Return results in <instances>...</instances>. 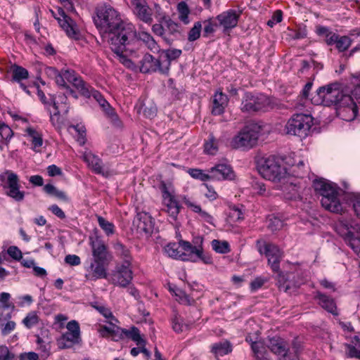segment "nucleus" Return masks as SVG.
<instances>
[{
  "instance_id": "bf43d9fd",
  "label": "nucleus",
  "mask_w": 360,
  "mask_h": 360,
  "mask_svg": "<svg viewBox=\"0 0 360 360\" xmlns=\"http://www.w3.org/2000/svg\"><path fill=\"white\" fill-rule=\"evenodd\" d=\"M205 188L203 193L204 195L210 201L214 200L218 198V194L215 191L213 187L207 184H205Z\"/></svg>"
},
{
  "instance_id": "7ed1b4c3",
  "label": "nucleus",
  "mask_w": 360,
  "mask_h": 360,
  "mask_svg": "<svg viewBox=\"0 0 360 360\" xmlns=\"http://www.w3.org/2000/svg\"><path fill=\"white\" fill-rule=\"evenodd\" d=\"M89 245L92 252V260L86 267V278L89 280L105 278L112 255L108 251L105 243L99 237L91 236Z\"/></svg>"
},
{
  "instance_id": "f3484780",
  "label": "nucleus",
  "mask_w": 360,
  "mask_h": 360,
  "mask_svg": "<svg viewBox=\"0 0 360 360\" xmlns=\"http://www.w3.org/2000/svg\"><path fill=\"white\" fill-rule=\"evenodd\" d=\"M270 107L269 98L263 94H246L241 104V110L248 112L266 110Z\"/></svg>"
},
{
  "instance_id": "c85d7f7f",
  "label": "nucleus",
  "mask_w": 360,
  "mask_h": 360,
  "mask_svg": "<svg viewBox=\"0 0 360 360\" xmlns=\"http://www.w3.org/2000/svg\"><path fill=\"white\" fill-rule=\"evenodd\" d=\"M335 44L336 48L339 51H345L348 49V48L352 44V39L347 36L340 37L336 34H332L328 39V44Z\"/></svg>"
},
{
  "instance_id": "412c9836",
  "label": "nucleus",
  "mask_w": 360,
  "mask_h": 360,
  "mask_svg": "<svg viewBox=\"0 0 360 360\" xmlns=\"http://www.w3.org/2000/svg\"><path fill=\"white\" fill-rule=\"evenodd\" d=\"M66 100V96L58 95L54 98L53 104L48 106L51 115V121L57 127H60L62 124V119L59 115L60 111H64L65 112L68 111L67 108L63 106L65 104Z\"/></svg>"
},
{
  "instance_id": "5fc2aeb1",
  "label": "nucleus",
  "mask_w": 360,
  "mask_h": 360,
  "mask_svg": "<svg viewBox=\"0 0 360 360\" xmlns=\"http://www.w3.org/2000/svg\"><path fill=\"white\" fill-rule=\"evenodd\" d=\"M291 276V274H288V278L285 279L284 275H278V281L279 283V288L285 292H287L291 288V281H288Z\"/></svg>"
},
{
  "instance_id": "2f4dec72",
  "label": "nucleus",
  "mask_w": 360,
  "mask_h": 360,
  "mask_svg": "<svg viewBox=\"0 0 360 360\" xmlns=\"http://www.w3.org/2000/svg\"><path fill=\"white\" fill-rule=\"evenodd\" d=\"M289 177L285 181L280 182L283 184L282 190L284 197L288 200L296 199L299 196L298 188L291 182H288Z\"/></svg>"
},
{
  "instance_id": "b1692460",
  "label": "nucleus",
  "mask_w": 360,
  "mask_h": 360,
  "mask_svg": "<svg viewBox=\"0 0 360 360\" xmlns=\"http://www.w3.org/2000/svg\"><path fill=\"white\" fill-rule=\"evenodd\" d=\"M131 6L134 14L145 22L152 21V13L146 0H131Z\"/></svg>"
},
{
  "instance_id": "9d476101",
  "label": "nucleus",
  "mask_w": 360,
  "mask_h": 360,
  "mask_svg": "<svg viewBox=\"0 0 360 360\" xmlns=\"http://www.w3.org/2000/svg\"><path fill=\"white\" fill-rule=\"evenodd\" d=\"M345 92L338 84H331L320 87L312 97L311 101L316 105H330L339 103Z\"/></svg>"
},
{
  "instance_id": "4c0bfd02",
  "label": "nucleus",
  "mask_w": 360,
  "mask_h": 360,
  "mask_svg": "<svg viewBox=\"0 0 360 360\" xmlns=\"http://www.w3.org/2000/svg\"><path fill=\"white\" fill-rule=\"evenodd\" d=\"M125 334L127 337L130 338L132 340L136 342L139 347L145 346V341L141 338L139 330L136 328H132L130 330L121 329L120 333Z\"/></svg>"
},
{
  "instance_id": "aec40b11",
  "label": "nucleus",
  "mask_w": 360,
  "mask_h": 360,
  "mask_svg": "<svg viewBox=\"0 0 360 360\" xmlns=\"http://www.w3.org/2000/svg\"><path fill=\"white\" fill-rule=\"evenodd\" d=\"M240 14V11L229 9L219 14L216 20L224 31L229 30L237 26Z\"/></svg>"
},
{
  "instance_id": "09e8293b",
  "label": "nucleus",
  "mask_w": 360,
  "mask_h": 360,
  "mask_svg": "<svg viewBox=\"0 0 360 360\" xmlns=\"http://www.w3.org/2000/svg\"><path fill=\"white\" fill-rule=\"evenodd\" d=\"M174 295L176 296V300L183 304L190 305L194 302L193 299L191 298L187 294L181 290L177 289L174 291Z\"/></svg>"
},
{
  "instance_id": "4be33fe9",
  "label": "nucleus",
  "mask_w": 360,
  "mask_h": 360,
  "mask_svg": "<svg viewBox=\"0 0 360 360\" xmlns=\"http://www.w3.org/2000/svg\"><path fill=\"white\" fill-rule=\"evenodd\" d=\"M208 172L211 174L212 180H233L236 177L232 167L226 163L217 164L211 167Z\"/></svg>"
},
{
  "instance_id": "680f3d73",
  "label": "nucleus",
  "mask_w": 360,
  "mask_h": 360,
  "mask_svg": "<svg viewBox=\"0 0 360 360\" xmlns=\"http://www.w3.org/2000/svg\"><path fill=\"white\" fill-rule=\"evenodd\" d=\"M96 309L103 315L107 319H110V321H114L115 323H118L117 319H115L112 315L110 309L105 307L104 306H99L96 307Z\"/></svg>"
},
{
  "instance_id": "f704fd0d",
  "label": "nucleus",
  "mask_w": 360,
  "mask_h": 360,
  "mask_svg": "<svg viewBox=\"0 0 360 360\" xmlns=\"http://www.w3.org/2000/svg\"><path fill=\"white\" fill-rule=\"evenodd\" d=\"M176 10L179 20L184 25L190 23L191 11L187 4L184 1L179 2L177 4Z\"/></svg>"
},
{
  "instance_id": "20e7f679",
  "label": "nucleus",
  "mask_w": 360,
  "mask_h": 360,
  "mask_svg": "<svg viewBox=\"0 0 360 360\" xmlns=\"http://www.w3.org/2000/svg\"><path fill=\"white\" fill-rule=\"evenodd\" d=\"M315 191L321 195V202L327 210L342 214L346 210L345 205L340 200V189L334 183L319 179L313 181Z\"/></svg>"
},
{
  "instance_id": "13d9d810",
  "label": "nucleus",
  "mask_w": 360,
  "mask_h": 360,
  "mask_svg": "<svg viewBox=\"0 0 360 360\" xmlns=\"http://www.w3.org/2000/svg\"><path fill=\"white\" fill-rule=\"evenodd\" d=\"M8 255L15 260H20L22 258L21 250L17 246H10L7 250Z\"/></svg>"
},
{
  "instance_id": "a19ab883",
  "label": "nucleus",
  "mask_w": 360,
  "mask_h": 360,
  "mask_svg": "<svg viewBox=\"0 0 360 360\" xmlns=\"http://www.w3.org/2000/svg\"><path fill=\"white\" fill-rule=\"evenodd\" d=\"M211 245L212 249L217 253L225 254L230 252L229 244L226 240H213Z\"/></svg>"
},
{
  "instance_id": "473e14b6",
  "label": "nucleus",
  "mask_w": 360,
  "mask_h": 360,
  "mask_svg": "<svg viewBox=\"0 0 360 360\" xmlns=\"http://www.w3.org/2000/svg\"><path fill=\"white\" fill-rule=\"evenodd\" d=\"M182 240L178 243H169L164 248V251L169 257L179 259L182 252Z\"/></svg>"
},
{
  "instance_id": "bb28decb",
  "label": "nucleus",
  "mask_w": 360,
  "mask_h": 360,
  "mask_svg": "<svg viewBox=\"0 0 360 360\" xmlns=\"http://www.w3.org/2000/svg\"><path fill=\"white\" fill-rule=\"evenodd\" d=\"M110 326H100L98 332L103 338H111L117 340V337L120 335L121 328L117 326V323L114 321H109Z\"/></svg>"
},
{
  "instance_id": "338daca9",
  "label": "nucleus",
  "mask_w": 360,
  "mask_h": 360,
  "mask_svg": "<svg viewBox=\"0 0 360 360\" xmlns=\"http://www.w3.org/2000/svg\"><path fill=\"white\" fill-rule=\"evenodd\" d=\"M68 319V318L67 316L62 314H59L55 316L54 323L58 326L59 329H62L64 328L65 323Z\"/></svg>"
},
{
  "instance_id": "6e6552de",
  "label": "nucleus",
  "mask_w": 360,
  "mask_h": 360,
  "mask_svg": "<svg viewBox=\"0 0 360 360\" xmlns=\"http://www.w3.org/2000/svg\"><path fill=\"white\" fill-rule=\"evenodd\" d=\"M261 132L259 125L252 123L246 125L231 141L233 148H250L255 146Z\"/></svg>"
},
{
  "instance_id": "c9c22d12",
  "label": "nucleus",
  "mask_w": 360,
  "mask_h": 360,
  "mask_svg": "<svg viewBox=\"0 0 360 360\" xmlns=\"http://www.w3.org/2000/svg\"><path fill=\"white\" fill-rule=\"evenodd\" d=\"M44 191L49 195L54 196L61 200L68 201L69 198L66 193L62 191L58 190L52 184H46L44 186Z\"/></svg>"
},
{
  "instance_id": "69168bd1",
  "label": "nucleus",
  "mask_w": 360,
  "mask_h": 360,
  "mask_svg": "<svg viewBox=\"0 0 360 360\" xmlns=\"http://www.w3.org/2000/svg\"><path fill=\"white\" fill-rule=\"evenodd\" d=\"M13 356L6 346H0V360H12Z\"/></svg>"
},
{
  "instance_id": "f8f14e48",
  "label": "nucleus",
  "mask_w": 360,
  "mask_h": 360,
  "mask_svg": "<svg viewBox=\"0 0 360 360\" xmlns=\"http://www.w3.org/2000/svg\"><path fill=\"white\" fill-rule=\"evenodd\" d=\"M359 104L360 101L353 96V90L349 94L345 93L338 103V115L343 120L352 121L358 115Z\"/></svg>"
},
{
  "instance_id": "79ce46f5",
  "label": "nucleus",
  "mask_w": 360,
  "mask_h": 360,
  "mask_svg": "<svg viewBox=\"0 0 360 360\" xmlns=\"http://www.w3.org/2000/svg\"><path fill=\"white\" fill-rule=\"evenodd\" d=\"M188 173L193 178L202 181H206L212 179L210 173H206L205 171L199 169H190Z\"/></svg>"
},
{
  "instance_id": "c756f323",
  "label": "nucleus",
  "mask_w": 360,
  "mask_h": 360,
  "mask_svg": "<svg viewBox=\"0 0 360 360\" xmlns=\"http://www.w3.org/2000/svg\"><path fill=\"white\" fill-rule=\"evenodd\" d=\"M83 160L88 166L96 173L103 174V168L101 160L90 151H85L83 155Z\"/></svg>"
},
{
  "instance_id": "ea45409f",
  "label": "nucleus",
  "mask_w": 360,
  "mask_h": 360,
  "mask_svg": "<svg viewBox=\"0 0 360 360\" xmlns=\"http://www.w3.org/2000/svg\"><path fill=\"white\" fill-rule=\"evenodd\" d=\"M219 150V145L217 140L213 136H210L208 139L204 144V150L207 154L216 155Z\"/></svg>"
},
{
  "instance_id": "3c124183",
  "label": "nucleus",
  "mask_w": 360,
  "mask_h": 360,
  "mask_svg": "<svg viewBox=\"0 0 360 360\" xmlns=\"http://www.w3.org/2000/svg\"><path fill=\"white\" fill-rule=\"evenodd\" d=\"M202 25L200 22H195L193 27L188 32V39L190 41L198 39L200 36Z\"/></svg>"
},
{
  "instance_id": "4d7b16f0",
  "label": "nucleus",
  "mask_w": 360,
  "mask_h": 360,
  "mask_svg": "<svg viewBox=\"0 0 360 360\" xmlns=\"http://www.w3.org/2000/svg\"><path fill=\"white\" fill-rule=\"evenodd\" d=\"M182 200L184 205L193 212L198 214L201 211L202 208L200 205L196 203L195 202L193 201L190 198L187 197H184Z\"/></svg>"
},
{
  "instance_id": "a18cd8bd",
  "label": "nucleus",
  "mask_w": 360,
  "mask_h": 360,
  "mask_svg": "<svg viewBox=\"0 0 360 360\" xmlns=\"http://www.w3.org/2000/svg\"><path fill=\"white\" fill-rule=\"evenodd\" d=\"M93 96L94 97V98L98 101V103H99V105L103 108V110L108 115H110V116H114L115 115L114 112H113V110L112 108H110L109 106V104L106 101L105 99H104L103 98V96L98 93V92H96L95 91L94 94H93Z\"/></svg>"
},
{
  "instance_id": "cd10ccee",
  "label": "nucleus",
  "mask_w": 360,
  "mask_h": 360,
  "mask_svg": "<svg viewBox=\"0 0 360 360\" xmlns=\"http://www.w3.org/2000/svg\"><path fill=\"white\" fill-rule=\"evenodd\" d=\"M258 335L255 334V337H252L250 335L246 337V341L251 343V348L257 359H263L265 357L266 353V349L265 344L263 342L258 341Z\"/></svg>"
},
{
  "instance_id": "1a4fd4ad",
  "label": "nucleus",
  "mask_w": 360,
  "mask_h": 360,
  "mask_svg": "<svg viewBox=\"0 0 360 360\" xmlns=\"http://www.w3.org/2000/svg\"><path fill=\"white\" fill-rule=\"evenodd\" d=\"M0 183L6 195L16 201H22L25 192L20 190L19 176L13 170L5 169L0 172Z\"/></svg>"
},
{
  "instance_id": "423d86ee",
  "label": "nucleus",
  "mask_w": 360,
  "mask_h": 360,
  "mask_svg": "<svg viewBox=\"0 0 360 360\" xmlns=\"http://www.w3.org/2000/svg\"><path fill=\"white\" fill-rule=\"evenodd\" d=\"M257 169L264 179L276 184L285 181L290 177L282 160L274 155L260 158L257 162Z\"/></svg>"
},
{
  "instance_id": "e2e57ef3",
  "label": "nucleus",
  "mask_w": 360,
  "mask_h": 360,
  "mask_svg": "<svg viewBox=\"0 0 360 360\" xmlns=\"http://www.w3.org/2000/svg\"><path fill=\"white\" fill-rule=\"evenodd\" d=\"M229 217L231 218L233 221H237L243 218V214L240 210L234 207L230 210Z\"/></svg>"
},
{
  "instance_id": "37998d69",
  "label": "nucleus",
  "mask_w": 360,
  "mask_h": 360,
  "mask_svg": "<svg viewBox=\"0 0 360 360\" xmlns=\"http://www.w3.org/2000/svg\"><path fill=\"white\" fill-rule=\"evenodd\" d=\"M355 342L354 345H347V354L349 357H355L360 359V342L357 338H354Z\"/></svg>"
},
{
  "instance_id": "a211bd4d",
  "label": "nucleus",
  "mask_w": 360,
  "mask_h": 360,
  "mask_svg": "<svg viewBox=\"0 0 360 360\" xmlns=\"http://www.w3.org/2000/svg\"><path fill=\"white\" fill-rule=\"evenodd\" d=\"M112 283L121 288H127L133 279V272L128 261L117 265L112 275Z\"/></svg>"
},
{
  "instance_id": "6ab92c4d",
  "label": "nucleus",
  "mask_w": 360,
  "mask_h": 360,
  "mask_svg": "<svg viewBox=\"0 0 360 360\" xmlns=\"http://www.w3.org/2000/svg\"><path fill=\"white\" fill-rule=\"evenodd\" d=\"M258 249L261 254H265L272 269L275 271H278L279 261L282 256V253L278 248L264 241H259Z\"/></svg>"
},
{
  "instance_id": "de8ad7c7",
  "label": "nucleus",
  "mask_w": 360,
  "mask_h": 360,
  "mask_svg": "<svg viewBox=\"0 0 360 360\" xmlns=\"http://www.w3.org/2000/svg\"><path fill=\"white\" fill-rule=\"evenodd\" d=\"M16 323L14 321L8 320L6 323H2V320L0 318V330L2 335L6 336L10 334L15 329Z\"/></svg>"
},
{
  "instance_id": "2eb2a0df",
  "label": "nucleus",
  "mask_w": 360,
  "mask_h": 360,
  "mask_svg": "<svg viewBox=\"0 0 360 360\" xmlns=\"http://www.w3.org/2000/svg\"><path fill=\"white\" fill-rule=\"evenodd\" d=\"M182 252L180 259L182 261L196 262L201 260L203 263L210 264L212 263V257L204 253L202 245L193 246L191 243L182 240Z\"/></svg>"
},
{
  "instance_id": "052dcab7",
  "label": "nucleus",
  "mask_w": 360,
  "mask_h": 360,
  "mask_svg": "<svg viewBox=\"0 0 360 360\" xmlns=\"http://www.w3.org/2000/svg\"><path fill=\"white\" fill-rule=\"evenodd\" d=\"M0 136L3 139L8 141L13 136V131L8 125L1 124Z\"/></svg>"
},
{
  "instance_id": "393cba45",
  "label": "nucleus",
  "mask_w": 360,
  "mask_h": 360,
  "mask_svg": "<svg viewBox=\"0 0 360 360\" xmlns=\"http://www.w3.org/2000/svg\"><path fill=\"white\" fill-rule=\"evenodd\" d=\"M25 132V137L31 143L32 149L37 153L41 152L44 143L41 133L33 127L26 128Z\"/></svg>"
},
{
  "instance_id": "f257e3e1",
  "label": "nucleus",
  "mask_w": 360,
  "mask_h": 360,
  "mask_svg": "<svg viewBox=\"0 0 360 360\" xmlns=\"http://www.w3.org/2000/svg\"><path fill=\"white\" fill-rule=\"evenodd\" d=\"M95 24L104 37L113 46L122 47L127 41L135 36L131 25L123 27L118 12L109 5L101 6L97 8Z\"/></svg>"
},
{
  "instance_id": "dca6fc26",
  "label": "nucleus",
  "mask_w": 360,
  "mask_h": 360,
  "mask_svg": "<svg viewBox=\"0 0 360 360\" xmlns=\"http://www.w3.org/2000/svg\"><path fill=\"white\" fill-rule=\"evenodd\" d=\"M67 332L63 333L57 340L59 348H70L74 345L79 344L82 341L79 325L77 321L72 320L66 325Z\"/></svg>"
},
{
  "instance_id": "7c9ffc66",
  "label": "nucleus",
  "mask_w": 360,
  "mask_h": 360,
  "mask_svg": "<svg viewBox=\"0 0 360 360\" xmlns=\"http://www.w3.org/2000/svg\"><path fill=\"white\" fill-rule=\"evenodd\" d=\"M267 347L273 353L277 355L285 356L287 352L286 343L278 337L269 338Z\"/></svg>"
},
{
  "instance_id": "4468645a",
  "label": "nucleus",
  "mask_w": 360,
  "mask_h": 360,
  "mask_svg": "<svg viewBox=\"0 0 360 360\" xmlns=\"http://www.w3.org/2000/svg\"><path fill=\"white\" fill-rule=\"evenodd\" d=\"M160 190L162 193L164 210L171 219L176 220L180 212L181 206L176 198L173 186L171 184H162Z\"/></svg>"
},
{
  "instance_id": "0e129e2a",
  "label": "nucleus",
  "mask_w": 360,
  "mask_h": 360,
  "mask_svg": "<svg viewBox=\"0 0 360 360\" xmlns=\"http://www.w3.org/2000/svg\"><path fill=\"white\" fill-rule=\"evenodd\" d=\"M198 217H199V219L200 220L214 226V218L207 212L201 210V211L198 213Z\"/></svg>"
},
{
  "instance_id": "9b49d317",
  "label": "nucleus",
  "mask_w": 360,
  "mask_h": 360,
  "mask_svg": "<svg viewBox=\"0 0 360 360\" xmlns=\"http://www.w3.org/2000/svg\"><path fill=\"white\" fill-rule=\"evenodd\" d=\"M313 124L311 116L305 114L293 115L285 125L286 134L290 135L305 136Z\"/></svg>"
},
{
  "instance_id": "603ef678",
  "label": "nucleus",
  "mask_w": 360,
  "mask_h": 360,
  "mask_svg": "<svg viewBox=\"0 0 360 360\" xmlns=\"http://www.w3.org/2000/svg\"><path fill=\"white\" fill-rule=\"evenodd\" d=\"M172 328L174 331L181 333L187 330L188 325L184 323L181 317L176 316L172 320Z\"/></svg>"
},
{
  "instance_id": "a878e982",
  "label": "nucleus",
  "mask_w": 360,
  "mask_h": 360,
  "mask_svg": "<svg viewBox=\"0 0 360 360\" xmlns=\"http://www.w3.org/2000/svg\"><path fill=\"white\" fill-rule=\"evenodd\" d=\"M229 99L221 91H217L212 101V113L216 115L222 114L228 105Z\"/></svg>"
},
{
  "instance_id": "39448f33",
  "label": "nucleus",
  "mask_w": 360,
  "mask_h": 360,
  "mask_svg": "<svg viewBox=\"0 0 360 360\" xmlns=\"http://www.w3.org/2000/svg\"><path fill=\"white\" fill-rule=\"evenodd\" d=\"M46 72L49 77L55 79L58 86L64 89V96L73 94V91L69 88L68 83L72 84L84 96H87L89 93L84 81L74 70L63 69L59 72L56 68L49 67L46 68Z\"/></svg>"
},
{
  "instance_id": "774afa93",
  "label": "nucleus",
  "mask_w": 360,
  "mask_h": 360,
  "mask_svg": "<svg viewBox=\"0 0 360 360\" xmlns=\"http://www.w3.org/2000/svg\"><path fill=\"white\" fill-rule=\"evenodd\" d=\"M65 262L71 266H77L81 263V259L77 255H68L65 257Z\"/></svg>"
},
{
  "instance_id": "8fccbe9b",
  "label": "nucleus",
  "mask_w": 360,
  "mask_h": 360,
  "mask_svg": "<svg viewBox=\"0 0 360 360\" xmlns=\"http://www.w3.org/2000/svg\"><path fill=\"white\" fill-rule=\"evenodd\" d=\"M72 129L75 130L78 134L77 141L80 145L85 143V132L86 129L83 125L77 124L76 126H70L68 130L72 133Z\"/></svg>"
},
{
  "instance_id": "6e6d98bb",
  "label": "nucleus",
  "mask_w": 360,
  "mask_h": 360,
  "mask_svg": "<svg viewBox=\"0 0 360 360\" xmlns=\"http://www.w3.org/2000/svg\"><path fill=\"white\" fill-rule=\"evenodd\" d=\"M11 295L8 292H0V304L2 308L8 309L13 307V304L11 302Z\"/></svg>"
},
{
  "instance_id": "49530a36",
  "label": "nucleus",
  "mask_w": 360,
  "mask_h": 360,
  "mask_svg": "<svg viewBox=\"0 0 360 360\" xmlns=\"http://www.w3.org/2000/svg\"><path fill=\"white\" fill-rule=\"evenodd\" d=\"M39 316L35 311H31L22 320V323L27 328H31L39 322Z\"/></svg>"
},
{
  "instance_id": "58836bf2",
  "label": "nucleus",
  "mask_w": 360,
  "mask_h": 360,
  "mask_svg": "<svg viewBox=\"0 0 360 360\" xmlns=\"http://www.w3.org/2000/svg\"><path fill=\"white\" fill-rule=\"evenodd\" d=\"M231 346L228 342L216 343L212 347V352L217 356H224L231 352Z\"/></svg>"
},
{
  "instance_id": "864d4df0",
  "label": "nucleus",
  "mask_w": 360,
  "mask_h": 360,
  "mask_svg": "<svg viewBox=\"0 0 360 360\" xmlns=\"http://www.w3.org/2000/svg\"><path fill=\"white\" fill-rule=\"evenodd\" d=\"M13 78L18 81L27 79L29 75L28 71L20 66H16L13 68Z\"/></svg>"
},
{
  "instance_id": "5701e85b",
  "label": "nucleus",
  "mask_w": 360,
  "mask_h": 360,
  "mask_svg": "<svg viewBox=\"0 0 360 360\" xmlns=\"http://www.w3.org/2000/svg\"><path fill=\"white\" fill-rule=\"evenodd\" d=\"M134 226L140 234H150L154 229L153 219L148 213H139L134 220Z\"/></svg>"
},
{
  "instance_id": "72a5a7b5",
  "label": "nucleus",
  "mask_w": 360,
  "mask_h": 360,
  "mask_svg": "<svg viewBox=\"0 0 360 360\" xmlns=\"http://www.w3.org/2000/svg\"><path fill=\"white\" fill-rule=\"evenodd\" d=\"M316 297L319 299V304L321 307L334 315L338 314L336 304L333 300L320 293H318Z\"/></svg>"
},
{
  "instance_id": "ddd939ff",
  "label": "nucleus",
  "mask_w": 360,
  "mask_h": 360,
  "mask_svg": "<svg viewBox=\"0 0 360 360\" xmlns=\"http://www.w3.org/2000/svg\"><path fill=\"white\" fill-rule=\"evenodd\" d=\"M51 13L69 38L75 40L81 39L82 31L80 28L70 17L66 15L63 8H58L57 13L51 10Z\"/></svg>"
},
{
  "instance_id": "c03bdc74",
  "label": "nucleus",
  "mask_w": 360,
  "mask_h": 360,
  "mask_svg": "<svg viewBox=\"0 0 360 360\" xmlns=\"http://www.w3.org/2000/svg\"><path fill=\"white\" fill-rule=\"evenodd\" d=\"M181 51L179 49H168L161 51L160 56L162 60H167L169 62V68H170L171 60H174L180 56Z\"/></svg>"
},
{
  "instance_id": "f03ea898",
  "label": "nucleus",
  "mask_w": 360,
  "mask_h": 360,
  "mask_svg": "<svg viewBox=\"0 0 360 360\" xmlns=\"http://www.w3.org/2000/svg\"><path fill=\"white\" fill-rule=\"evenodd\" d=\"M112 51L116 55L119 61L127 68L134 71H140L142 73L159 72L167 75L169 72V62L162 60L160 56L158 58L149 53L140 55L132 51L122 47L113 46Z\"/></svg>"
},
{
  "instance_id": "0eeeda50",
  "label": "nucleus",
  "mask_w": 360,
  "mask_h": 360,
  "mask_svg": "<svg viewBox=\"0 0 360 360\" xmlns=\"http://www.w3.org/2000/svg\"><path fill=\"white\" fill-rule=\"evenodd\" d=\"M336 231L360 257V226L352 219L341 220L336 225Z\"/></svg>"
},
{
  "instance_id": "e433bc0d",
  "label": "nucleus",
  "mask_w": 360,
  "mask_h": 360,
  "mask_svg": "<svg viewBox=\"0 0 360 360\" xmlns=\"http://www.w3.org/2000/svg\"><path fill=\"white\" fill-rule=\"evenodd\" d=\"M99 226L102 229L107 236H112L115 233V225L101 216H97Z\"/></svg>"
}]
</instances>
